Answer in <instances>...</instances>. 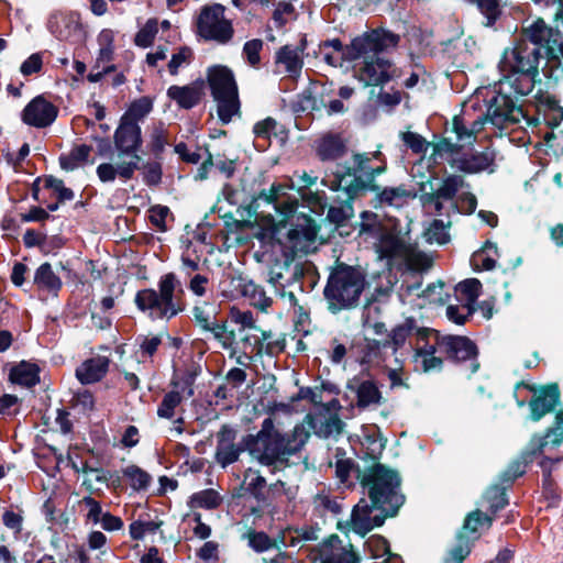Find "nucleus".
<instances>
[{"instance_id":"f257e3e1","label":"nucleus","mask_w":563,"mask_h":563,"mask_svg":"<svg viewBox=\"0 0 563 563\" xmlns=\"http://www.w3.org/2000/svg\"><path fill=\"white\" fill-rule=\"evenodd\" d=\"M363 493L371 504L362 498L353 508L350 519L351 529L364 537L386 518L395 517L405 503L401 493V478L395 470L382 463H373L360 475Z\"/></svg>"},{"instance_id":"f03ea898","label":"nucleus","mask_w":563,"mask_h":563,"mask_svg":"<svg viewBox=\"0 0 563 563\" xmlns=\"http://www.w3.org/2000/svg\"><path fill=\"white\" fill-rule=\"evenodd\" d=\"M309 439L310 432L302 423L284 432L273 418L267 417L255 434L246 435V446L249 454L261 465L285 468L290 465L289 459L299 454Z\"/></svg>"},{"instance_id":"7ed1b4c3","label":"nucleus","mask_w":563,"mask_h":563,"mask_svg":"<svg viewBox=\"0 0 563 563\" xmlns=\"http://www.w3.org/2000/svg\"><path fill=\"white\" fill-rule=\"evenodd\" d=\"M385 170L384 166L372 167L367 154H355L352 166H338L333 178L323 179L322 184L331 190L343 191L346 201L340 206H331L327 218L336 225L343 224L353 213L351 200L368 189H374V181Z\"/></svg>"},{"instance_id":"20e7f679","label":"nucleus","mask_w":563,"mask_h":563,"mask_svg":"<svg viewBox=\"0 0 563 563\" xmlns=\"http://www.w3.org/2000/svg\"><path fill=\"white\" fill-rule=\"evenodd\" d=\"M477 354V346L471 339L460 335L439 336L435 333L433 343L418 345L413 360L416 366L426 373L441 369L443 356L454 363L471 362V374H474L479 368Z\"/></svg>"},{"instance_id":"39448f33","label":"nucleus","mask_w":563,"mask_h":563,"mask_svg":"<svg viewBox=\"0 0 563 563\" xmlns=\"http://www.w3.org/2000/svg\"><path fill=\"white\" fill-rule=\"evenodd\" d=\"M184 290L181 284L174 273L161 276L157 283V290L144 288L135 295V306L152 320H170L184 309Z\"/></svg>"},{"instance_id":"423d86ee","label":"nucleus","mask_w":563,"mask_h":563,"mask_svg":"<svg viewBox=\"0 0 563 563\" xmlns=\"http://www.w3.org/2000/svg\"><path fill=\"white\" fill-rule=\"evenodd\" d=\"M468 117L470 114L466 112L462 115H455L452 122V130L457 134L459 141L472 144L476 141V134L482 131L486 121H490L499 129H505L519 123L523 112L521 108L516 107L510 97L498 93L490 100L486 114L478 115L472 122L468 120Z\"/></svg>"},{"instance_id":"0eeeda50","label":"nucleus","mask_w":563,"mask_h":563,"mask_svg":"<svg viewBox=\"0 0 563 563\" xmlns=\"http://www.w3.org/2000/svg\"><path fill=\"white\" fill-rule=\"evenodd\" d=\"M364 273L355 266L336 263L328 276L323 296L332 313L350 310L358 305L365 289Z\"/></svg>"},{"instance_id":"6e6552de","label":"nucleus","mask_w":563,"mask_h":563,"mask_svg":"<svg viewBox=\"0 0 563 563\" xmlns=\"http://www.w3.org/2000/svg\"><path fill=\"white\" fill-rule=\"evenodd\" d=\"M457 136V134L455 133ZM473 144L465 141L453 142L448 137H443L433 144V152L431 158L434 163L438 159L446 162L452 169L466 175L479 174L488 170L493 173L492 168L495 162V152L490 148L484 151H476Z\"/></svg>"},{"instance_id":"1a4fd4ad","label":"nucleus","mask_w":563,"mask_h":563,"mask_svg":"<svg viewBox=\"0 0 563 563\" xmlns=\"http://www.w3.org/2000/svg\"><path fill=\"white\" fill-rule=\"evenodd\" d=\"M399 42V34L377 27L354 37L346 46L339 38L323 41L320 44V51L331 48L334 53L341 54L345 60L353 62L371 53H389L398 47Z\"/></svg>"},{"instance_id":"9d476101","label":"nucleus","mask_w":563,"mask_h":563,"mask_svg":"<svg viewBox=\"0 0 563 563\" xmlns=\"http://www.w3.org/2000/svg\"><path fill=\"white\" fill-rule=\"evenodd\" d=\"M207 80L217 102L218 117L222 123L228 124L240 110L238 85L233 71L227 66H212L208 69Z\"/></svg>"},{"instance_id":"9b49d317","label":"nucleus","mask_w":563,"mask_h":563,"mask_svg":"<svg viewBox=\"0 0 563 563\" xmlns=\"http://www.w3.org/2000/svg\"><path fill=\"white\" fill-rule=\"evenodd\" d=\"M225 7L221 3L206 4L200 8L195 18L196 35L206 41L220 45L230 43L234 36L233 23L225 16Z\"/></svg>"},{"instance_id":"f8f14e48","label":"nucleus","mask_w":563,"mask_h":563,"mask_svg":"<svg viewBox=\"0 0 563 563\" xmlns=\"http://www.w3.org/2000/svg\"><path fill=\"white\" fill-rule=\"evenodd\" d=\"M539 59L540 48L538 46L520 43L514 48L505 51L499 68L508 79L515 75L523 77L527 80V87L521 89L520 92L528 93L533 86L534 77L538 75Z\"/></svg>"},{"instance_id":"ddd939ff","label":"nucleus","mask_w":563,"mask_h":563,"mask_svg":"<svg viewBox=\"0 0 563 563\" xmlns=\"http://www.w3.org/2000/svg\"><path fill=\"white\" fill-rule=\"evenodd\" d=\"M379 257L405 264L409 269L422 271L430 266L428 256L404 238L386 232L376 244Z\"/></svg>"},{"instance_id":"4468645a","label":"nucleus","mask_w":563,"mask_h":563,"mask_svg":"<svg viewBox=\"0 0 563 563\" xmlns=\"http://www.w3.org/2000/svg\"><path fill=\"white\" fill-rule=\"evenodd\" d=\"M298 178L297 183L291 179L290 184H273L268 190H262L254 198L252 205L255 208H258L261 202L273 205L276 212L286 218L290 217L298 208V200L297 198L289 197L287 191L292 189L296 185H298L299 188H309L318 180V177L311 176L306 172L298 175Z\"/></svg>"},{"instance_id":"2eb2a0df","label":"nucleus","mask_w":563,"mask_h":563,"mask_svg":"<svg viewBox=\"0 0 563 563\" xmlns=\"http://www.w3.org/2000/svg\"><path fill=\"white\" fill-rule=\"evenodd\" d=\"M314 221L306 216L298 217L284 239H278L285 258L294 260L297 253H309L317 238Z\"/></svg>"},{"instance_id":"dca6fc26","label":"nucleus","mask_w":563,"mask_h":563,"mask_svg":"<svg viewBox=\"0 0 563 563\" xmlns=\"http://www.w3.org/2000/svg\"><path fill=\"white\" fill-rule=\"evenodd\" d=\"M380 53H371L361 56L363 62L354 67L355 77L365 86H384L396 76V67L386 58L379 57Z\"/></svg>"},{"instance_id":"f3484780","label":"nucleus","mask_w":563,"mask_h":563,"mask_svg":"<svg viewBox=\"0 0 563 563\" xmlns=\"http://www.w3.org/2000/svg\"><path fill=\"white\" fill-rule=\"evenodd\" d=\"M238 431L229 426L223 424L217 433V446L214 452V461L222 468L239 461L240 455L247 451L246 435L240 443H236Z\"/></svg>"},{"instance_id":"a211bd4d","label":"nucleus","mask_w":563,"mask_h":563,"mask_svg":"<svg viewBox=\"0 0 563 563\" xmlns=\"http://www.w3.org/2000/svg\"><path fill=\"white\" fill-rule=\"evenodd\" d=\"M114 147L119 156H129V161H141L137 152L140 151L143 140L141 126L137 122L125 121L120 119L119 125L113 135Z\"/></svg>"},{"instance_id":"6ab92c4d","label":"nucleus","mask_w":563,"mask_h":563,"mask_svg":"<svg viewBox=\"0 0 563 563\" xmlns=\"http://www.w3.org/2000/svg\"><path fill=\"white\" fill-rule=\"evenodd\" d=\"M194 376L187 375L180 382H172L175 389L166 393L158 405L157 416L159 418L172 419L183 400L194 396Z\"/></svg>"},{"instance_id":"aec40b11","label":"nucleus","mask_w":563,"mask_h":563,"mask_svg":"<svg viewBox=\"0 0 563 563\" xmlns=\"http://www.w3.org/2000/svg\"><path fill=\"white\" fill-rule=\"evenodd\" d=\"M58 109L44 97L37 96L22 111V121L34 128L49 126L57 117Z\"/></svg>"},{"instance_id":"412c9836","label":"nucleus","mask_w":563,"mask_h":563,"mask_svg":"<svg viewBox=\"0 0 563 563\" xmlns=\"http://www.w3.org/2000/svg\"><path fill=\"white\" fill-rule=\"evenodd\" d=\"M413 334H416L418 338L415 347L416 354L418 345H423L426 342L430 341L427 339L428 330L418 328L413 318H407L402 323L396 325L391 330L389 338L385 341L388 342V346L390 347L393 354H395Z\"/></svg>"},{"instance_id":"4be33fe9","label":"nucleus","mask_w":563,"mask_h":563,"mask_svg":"<svg viewBox=\"0 0 563 563\" xmlns=\"http://www.w3.org/2000/svg\"><path fill=\"white\" fill-rule=\"evenodd\" d=\"M306 40H302L298 45L287 44L282 46L275 53V65L283 67L289 77L299 76L303 67Z\"/></svg>"},{"instance_id":"5701e85b","label":"nucleus","mask_w":563,"mask_h":563,"mask_svg":"<svg viewBox=\"0 0 563 563\" xmlns=\"http://www.w3.org/2000/svg\"><path fill=\"white\" fill-rule=\"evenodd\" d=\"M347 388L356 397V407L367 409L379 406L383 401V395L377 384L372 379H361L354 377L347 383Z\"/></svg>"},{"instance_id":"b1692460","label":"nucleus","mask_w":563,"mask_h":563,"mask_svg":"<svg viewBox=\"0 0 563 563\" xmlns=\"http://www.w3.org/2000/svg\"><path fill=\"white\" fill-rule=\"evenodd\" d=\"M386 446V439L383 437L377 426H368L363 428L361 435L360 456L363 460H372L379 463L378 460Z\"/></svg>"},{"instance_id":"393cba45","label":"nucleus","mask_w":563,"mask_h":563,"mask_svg":"<svg viewBox=\"0 0 563 563\" xmlns=\"http://www.w3.org/2000/svg\"><path fill=\"white\" fill-rule=\"evenodd\" d=\"M466 185L463 176L450 174L441 179L434 191L421 195V202L424 207H432L437 199L453 200L459 190Z\"/></svg>"},{"instance_id":"a878e982","label":"nucleus","mask_w":563,"mask_h":563,"mask_svg":"<svg viewBox=\"0 0 563 563\" xmlns=\"http://www.w3.org/2000/svg\"><path fill=\"white\" fill-rule=\"evenodd\" d=\"M560 400V390L556 384L548 385L531 399L529 406L531 418L540 420L544 415L551 412Z\"/></svg>"},{"instance_id":"bb28decb","label":"nucleus","mask_w":563,"mask_h":563,"mask_svg":"<svg viewBox=\"0 0 563 563\" xmlns=\"http://www.w3.org/2000/svg\"><path fill=\"white\" fill-rule=\"evenodd\" d=\"M48 30L58 40L68 41L80 30L79 16L75 13H54L48 20Z\"/></svg>"},{"instance_id":"cd10ccee","label":"nucleus","mask_w":563,"mask_h":563,"mask_svg":"<svg viewBox=\"0 0 563 563\" xmlns=\"http://www.w3.org/2000/svg\"><path fill=\"white\" fill-rule=\"evenodd\" d=\"M316 152L322 161H335L346 153V144L338 133H327L316 142Z\"/></svg>"},{"instance_id":"c85d7f7f","label":"nucleus","mask_w":563,"mask_h":563,"mask_svg":"<svg viewBox=\"0 0 563 563\" xmlns=\"http://www.w3.org/2000/svg\"><path fill=\"white\" fill-rule=\"evenodd\" d=\"M109 368V358L96 356L85 361L76 369V377L81 384H93L101 380Z\"/></svg>"},{"instance_id":"c756f323","label":"nucleus","mask_w":563,"mask_h":563,"mask_svg":"<svg viewBox=\"0 0 563 563\" xmlns=\"http://www.w3.org/2000/svg\"><path fill=\"white\" fill-rule=\"evenodd\" d=\"M137 169H140L137 161H124L117 166L111 163H102L97 167L96 173L100 181L112 183L117 176L124 180L132 179Z\"/></svg>"},{"instance_id":"7c9ffc66","label":"nucleus","mask_w":563,"mask_h":563,"mask_svg":"<svg viewBox=\"0 0 563 563\" xmlns=\"http://www.w3.org/2000/svg\"><path fill=\"white\" fill-rule=\"evenodd\" d=\"M9 378L14 384L33 387L40 383V367L35 363L22 361L10 369Z\"/></svg>"},{"instance_id":"2f4dec72","label":"nucleus","mask_w":563,"mask_h":563,"mask_svg":"<svg viewBox=\"0 0 563 563\" xmlns=\"http://www.w3.org/2000/svg\"><path fill=\"white\" fill-rule=\"evenodd\" d=\"M167 96L183 109L196 107L201 98L200 88L195 85L170 86L167 89Z\"/></svg>"},{"instance_id":"473e14b6","label":"nucleus","mask_w":563,"mask_h":563,"mask_svg":"<svg viewBox=\"0 0 563 563\" xmlns=\"http://www.w3.org/2000/svg\"><path fill=\"white\" fill-rule=\"evenodd\" d=\"M367 548L375 563H404L400 555L390 551L388 541L383 537L371 538Z\"/></svg>"},{"instance_id":"72a5a7b5","label":"nucleus","mask_w":563,"mask_h":563,"mask_svg":"<svg viewBox=\"0 0 563 563\" xmlns=\"http://www.w3.org/2000/svg\"><path fill=\"white\" fill-rule=\"evenodd\" d=\"M34 284L37 288L55 296L63 286L62 279L54 273L49 263H43L37 267L34 274Z\"/></svg>"},{"instance_id":"f704fd0d","label":"nucleus","mask_w":563,"mask_h":563,"mask_svg":"<svg viewBox=\"0 0 563 563\" xmlns=\"http://www.w3.org/2000/svg\"><path fill=\"white\" fill-rule=\"evenodd\" d=\"M497 257V245L490 241H486L482 249L474 252L471 257V263L477 271H490L495 268Z\"/></svg>"},{"instance_id":"c9c22d12","label":"nucleus","mask_w":563,"mask_h":563,"mask_svg":"<svg viewBox=\"0 0 563 563\" xmlns=\"http://www.w3.org/2000/svg\"><path fill=\"white\" fill-rule=\"evenodd\" d=\"M223 501L222 496L212 488H206L194 493L189 499L187 505L191 508H201L207 510L217 509Z\"/></svg>"},{"instance_id":"e433bc0d","label":"nucleus","mask_w":563,"mask_h":563,"mask_svg":"<svg viewBox=\"0 0 563 563\" xmlns=\"http://www.w3.org/2000/svg\"><path fill=\"white\" fill-rule=\"evenodd\" d=\"M91 151L92 147L89 145H77L69 153L59 156V165L64 170H74L88 161Z\"/></svg>"},{"instance_id":"4c0bfd02","label":"nucleus","mask_w":563,"mask_h":563,"mask_svg":"<svg viewBox=\"0 0 563 563\" xmlns=\"http://www.w3.org/2000/svg\"><path fill=\"white\" fill-rule=\"evenodd\" d=\"M481 287L482 284L476 278L465 279L455 286V294L461 301H465L463 310H467V313H471L470 306L479 297Z\"/></svg>"},{"instance_id":"58836bf2","label":"nucleus","mask_w":563,"mask_h":563,"mask_svg":"<svg viewBox=\"0 0 563 563\" xmlns=\"http://www.w3.org/2000/svg\"><path fill=\"white\" fill-rule=\"evenodd\" d=\"M416 197V194H412L410 190L406 189L404 186L399 187H387L384 188L379 194V201L383 205L399 208L408 202L409 199Z\"/></svg>"},{"instance_id":"ea45409f","label":"nucleus","mask_w":563,"mask_h":563,"mask_svg":"<svg viewBox=\"0 0 563 563\" xmlns=\"http://www.w3.org/2000/svg\"><path fill=\"white\" fill-rule=\"evenodd\" d=\"M313 511L319 516H336L341 512L342 506L331 494L321 492L313 496Z\"/></svg>"},{"instance_id":"a19ab883","label":"nucleus","mask_w":563,"mask_h":563,"mask_svg":"<svg viewBox=\"0 0 563 563\" xmlns=\"http://www.w3.org/2000/svg\"><path fill=\"white\" fill-rule=\"evenodd\" d=\"M195 322L203 330L217 320V306L213 301L198 300L192 308Z\"/></svg>"},{"instance_id":"79ce46f5","label":"nucleus","mask_w":563,"mask_h":563,"mask_svg":"<svg viewBox=\"0 0 563 563\" xmlns=\"http://www.w3.org/2000/svg\"><path fill=\"white\" fill-rule=\"evenodd\" d=\"M244 296L249 298L254 308L263 312H266L273 303V299L266 295L264 288L254 283L244 286Z\"/></svg>"},{"instance_id":"37998d69","label":"nucleus","mask_w":563,"mask_h":563,"mask_svg":"<svg viewBox=\"0 0 563 563\" xmlns=\"http://www.w3.org/2000/svg\"><path fill=\"white\" fill-rule=\"evenodd\" d=\"M122 473L133 490H146L152 483V476L137 465H129Z\"/></svg>"},{"instance_id":"c03bdc74","label":"nucleus","mask_w":563,"mask_h":563,"mask_svg":"<svg viewBox=\"0 0 563 563\" xmlns=\"http://www.w3.org/2000/svg\"><path fill=\"white\" fill-rule=\"evenodd\" d=\"M390 350L385 340H368L363 349V363L379 364L384 360V354Z\"/></svg>"},{"instance_id":"a18cd8bd","label":"nucleus","mask_w":563,"mask_h":563,"mask_svg":"<svg viewBox=\"0 0 563 563\" xmlns=\"http://www.w3.org/2000/svg\"><path fill=\"white\" fill-rule=\"evenodd\" d=\"M563 442V410L559 411L555 416V422L552 428L548 430L545 435L539 439V449L541 452L549 446H558Z\"/></svg>"},{"instance_id":"49530a36","label":"nucleus","mask_w":563,"mask_h":563,"mask_svg":"<svg viewBox=\"0 0 563 563\" xmlns=\"http://www.w3.org/2000/svg\"><path fill=\"white\" fill-rule=\"evenodd\" d=\"M506 489V485H493L486 490L484 499L487 503L488 509L492 514H496L508 505Z\"/></svg>"},{"instance_id":"de8ad7c7","label":"nucleus","mask_w":563,"mask_h":563,"mask_svg":"<svg viewBox=\"0 0 563 563\" xmlns=\"http://www.w3.org/2000/svg\"><path fill=\"white\" fill-rule=\"evenodd\" d=\"M291 260L285 258L284 262H276L273 266H271L268 271L267 282L273 286L275 292L279 296H285V287L287 284L283 282L284 273L289 269V262Z\"/></svg>"},{"instance_id":"09e8293b","label":"nucleus","mask_w":563,"mask_h":563,"mask_svg":"<svg viewBox=\"0 0 563 563\" xmlns=\"http://www.w3.org/2000/svg\"><path fill=\"white\" fill-rule=\"evenodd\" d=\"M203 331L210 332L225 350L231 349L235 342L234 331L228 330L224 321L218 322L214 320L208 328H205Z\"/></svg>"},{"instance_id":"8fccbe9b","label":"nucleus","mask_w":563,"mask_h":563,"mask_svg":"<svg viewBox=\"0 0 563 563\" xmlns=\"http://www.w3.org/2000/svg\"><path fill=\"white\" fill-rule=\"evenodd\" d=\"M526 36L531 42L530 46H538L539 44L549 43L552 29L543 20H537L526 29Z\"/></svg>"},{"instance_id":"3c124183","label":"nucleus","mask_w":563,"mask_h":563,"mask_svg":"<svg viewBox=\"0 0 563 563\" xmlns=\"http://www.w3.org/2000/svg\"><path fill=\"white\" fill-rule=\"evenodd\" d=\"M476 3L479 12L486 18L485 25L493 26L501 14L500 0H466Z\"/></svg>"},{"instance_id":"603ef678","label":"nucleus","mask_w":563,"mask_h":563,"mask_svg":"<svg viewBox=\"0 0 563 563\" xmlns=\"http://www.w3.org/2000/svg\"><path fill=\"white\" fill-rule=\"evenodd\" d=\"M153 109L150 98L142 97L131 103L126 112L121 117L125 121L137 122L146 117Z\"/></svg>"},{"instance_id":"864d4df0","label":"nucleus","mask_w":563,"mask_h":563,"mask_svg":"<svg viewBox=\"0 0 563 563\" xmlns=\"http://www.w3.org/2000/svg\"><path fill=\"white\" fill-rule=\"evenodd\" d=\"M167 131L162 122L154 124L148 140V148L156 157H158L167 145Z\"/></svg>"},{"instance_id":"5fc2aeb1","label":"nucleus","mask_w":563,"mask_h":563,"mask_svg":"<svg viewBox=\"0 0 563 563\" xmlns=\"http://www.w3.org/2000/svg\"><path fill=\"white\" fill-rule=\"evenodd\" d=\"M263 47L264 42L261 38H253L244 43L242 48V56L250 67H260L261 52L263 51Z\"/></svg>"},{"instance_id":"6e6d98bb","label":"nucleus","mask_w":563,"mask_h":563,"mask_svg":"<svg viewBox=\"0 0 563 563\" xmlns=\"http://www.w3.org/2000/svg\"><path fill=\"white\" fill-rule=\"evenodd\" d=\"M158 32V22L156 19H148L143 27L135 34L134 43L142 48L150 47Z\"/></svg>"},{"instance_id":"4d7b16f0","label":"nucleus","mask_w":563,"mask_h":563,"mask_svg":"<svg viewBox=\"0 0 563 563\" xmlns=\"http://www.w3.org/2000/svg\"><path fill=\"white\" fill-rule=\"evenodd\" d=\"M44 188L49 189L56 196L58 202L70 201L75 198L74 191L66 187L64 181L54 176H46L44 179Z\"/></svg>"},{"instance_id":"13d9d810","label":"nucleus","mask_w":563,"mask_h":563,"mask_svg":"<svg viewBox=\"0 0 563 563\" xmlns=\"http://www.w3.org/2000/svg\"><path fill=\"white\" fill-rule=\"evenodd\" d=\"M352 474H355L356 478L360 481V475L363 474V470H361L352 459L336 460L335 476L342 484L347 483Z\"/></svg>"},{"instance_id":"bf43d9fd","label":"nucleus","mask_w":563,"mask_h":563,"mask_svg":"<svg viewBox=\"0 0 563 563\" xmlns=\"http://www.w3.org/2000/svg\"><path fill=\"white\" fill-rule=\"evenodd\" d=\"M194 59V52L188 46L179 47L178 51L172 55L168 62V71L170 75L176 76L180 68L190 65Z\"/></svg>"},{"instance_id":"052dcab7","label":"nucleus","mask_w":563,"mask_h":563,"mask_svg":"<svg viewBox=\"0 0 563 563\" xmlns=\"http://www.w3.org/2000/svg\"><path fill=\"white\" fill-rule=\"evenodd\" d=\"M283 352V344L279 341L265 343L263 340V335L254 336L252 343V353L256 356H262L266 354L268 356H276Z\"/></svg>"},{"instance_id":"680f3d73","label":"nucleus","mask_w":563,"mask_h":563,"mask_svg":"<svg viewBox=\"0 0 563 563\" xmlns=\"http://www.w3.org/2000/svg\"><path fill=\"white\" fill-rule=\"evenodd\" d=\"M249 545L256 552H264L274 547H277L276 539L272 540L263 531H250L246 534Z\"/></svg>"},{"instance_id":"e2e57ef3","label":"nucleus","mask_w":563,"mask_h":563,"mask_svg":"<svg viewBox=\"0 0 563 563\" xmlns=\"http://www.w3.org/2000/svg\"><path fill=\"white\" fill-rule=\"evenodd\" d=\"M470 553L471 545L468 540L460 534L456 544L448 552L444 563H463Z\"/></svg>"},{"instance_id":"0e129e2a","label":"nucleus","mask_w":563,"mask_h":563,"mask_svg":"<svg viewBox=\"0 0 563 563\" xmlns=\"http://www.w3.org/2000/svg\"><path fill=\"white\" fill-rule=\"evenodd\" d=\"M477 207V199L472 192H462L453 199L452 208L454 211L465 214H472Z\"/></svg>"},{"instance_id":"69168bd1","label":"nucleus","mask_w":563,"mask_h":563,"mask_svg":"<svg viewBox=\"0 0 563 563\" xmlns=\"http://www.w3.org/2000/svg\"><path fill=\"white\" fill-rule=\"evenodd\" d=\"M80 503L82 505H85V507L87 508V514L85 516V522L87 525L99 523L102 516L106 514L102 510L101 504L91 496H85Z\"/></svg>"},{"instance_id":"338daca9","label":"nucleus","mask_w":563,"mask_h":563,"mask_svg":"<svg viewBox=\"0 0 563 563\" xmlns=\"http://www.w3.org/2000/svg\"><path fill=\"white\" fill-rule=\"evenodd\" d=\"M141 169L145 185L153 187L161 184L163 172L158 162H147Z\"/></svg>"},{"instance_id":"774afa93","label":"nucleus","mask_w":563,"mask_h":563,"mask_svg":"<svg viewBox=\"0 0 563 563\" xmlns=\"http://www.w3.org/2000/svg\"><path fill=\"white\" fill-rule=\"evenodd\" d=\"M429 241L445 244L450 240L448 225L442 220L434 219L426 232Z\"/></svg>"}]
</instances>
